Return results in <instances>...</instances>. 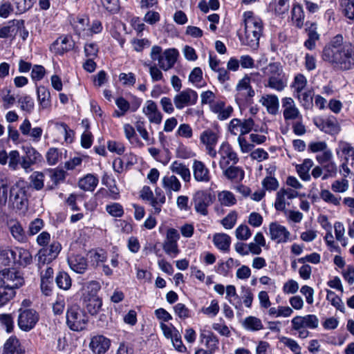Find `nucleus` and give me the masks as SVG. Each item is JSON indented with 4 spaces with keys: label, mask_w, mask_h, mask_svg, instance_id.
<instances>
[{
    "label": "nucleus",
    "mask_w": 354,
    "mask_h": 354,
    "mask_svg": "<svg viewBox=\"0 0 354 354\" xmlns=\"http://www.w3.org/2000/svg\"><path fill=\"white\" fill-rule=\"evenodd\" d=\"M343 37L337 35L324 48L322 57L343 70L354 67V46L351 43H343Z\"/></svg>",
    "instance_id": "obj_1"
},
{
    "label": "nucleus",
    "mask_w": 354,
    "mask_h": 354,
    "mask_svg": "<svg viewBox=\"0 0 354 354\" xmlns=\"http://www.w3.org/2000/svg\"><path fill=\"white\" fill-rule=\"evenodd\" d=\"M281 106L283 109V116L286 122L301 119L302 115L292 97H283L281 99Z\"/></svg>",
    "instance_id": "obj_13"
},
{
    "label": "nucleus",
    "mask_w": 354,
    "mask_h": 354,
    "mask_svg": "<svg viewBox=\"0 0 354 354\" xmlns=\"http://www.w3.org/2000/svg\"><path fill=\"white\" fill-rule=\"evenodd\" d=\"M198 93L191 89L186 88L176 95L174 97V103L177 109L181 110L185 106H192L198 101Z\"/></svg>",
    "instance_id": "obj_11"
},
{
    "label": "nucleus",
    "mask_w": 354,
    "mask_h": 354,
    "mask_svg": "<svg viewBox=\"0 0 354 354\" xmlns=\"http://www.w3.org/2000/svg\"><path fill=\"white\" fill-rule=\"evenodd\" d=\"M225 299L237 310V315L241 316L243 311L242 301L240 296L236 292V290L234 286H227Z\"/></svg>",
    "instance_id": "obj_28"
},
{
    "label": "nucleus",
    "mask_w": 354,
    "mask_h": 354,
    "mask_svg": "<svg viewBox=\"0 0 354 354\" xmlns=\"http://www.w3.org/2000/svg\"><path fill=\"white\" fill-rule=\"evenodd\" d=\"M317 26L316 23L311 21H306V32L308 35V39L304 42V46L309 50H313L315 48L316 41L319 39V35L317 32Z\"/></svg>",
    "instance_id": "obj_29"
},
{
    "label": "nucleus",
    "mask_w": 354,
    "mask_h": 354,
    "mask_svg": "<svg viewBox=\"0 0 354 354\" xmlns=\"http://www.w3.org/2000/svg\"><path fill=\"white\" fill-rule=\"evenodd\" d=\"M192 171L194 178L197 182L207 183L211 180L212 176L209 168L201 160H194Z\"/></svg>",
    "instance_id": "obj_21"
},
{
    "label": "nucleus",
    "mask_w": 354,
    "mask_h": 354,
    "mask_svg": "<svg viewBox=\"0 0 354 354\" xmlns=\"http://www.w3.org/2000/svg\"><path fill=\"white\" fill-rule=\"evenodd\" d=\"M217 154L219 156L218 165L221 169L236 165L239 160L237 153L227 142L221 143Z\"/></svg>",
    "instance_id": "obj_9"
},
{
    "label": "nucleus",
    "mask_w": 354,
    "mask_h": 354,
    "mask_svg": "<svg viewBox=\"0 0 354 354\" xmlns=\"http://www.w3.org/2000/svg\"><path fill=\"white\" fill-rule=\"evenodd\" d=\"M2 354H25V351L19 340L15 336H11L3 345Z\"/></svg>",
    "instance_id": "obj_32"
},
{
    "label": "nucleus",
    "mask_w": 354,
    "mask_h": 354,
    "mask_svg": "<svg viewBox=\"0 0 354 354\" xmlns=\"http://www.w3.org/2000/svg\"><path fill=\"white\" fill-rule=\"evenodd\" d=\"M299 196L297 191L290 188L281 189L276 194V198L274 201V207L277 211L285 212L286 209V205H289L290 203L286 202V200H292Z\"/></svg>",
    "instance_id": "obj_15"
},
{
    "label": "nucleus",
    "mask_w": 354,
    "mask_h": 354,
    "mask_svg": "<svg viewBox=\"0 0 354 354\" xmlns=\"http://www.w3.org/2000/svg\"><path fill=\"white\" fill-rule=\"evenodd\" d=\"M269 235L277 243H284L289 241L290 233L285 226L273 222L269 225Z\"/></svg>",
    "instance_id": "obj_18"
},
{
    "label": "nucleus",
    "mask_w": 354,
    "mask_h": 354,
    "mask_svg": "<svg viewBox=\"0 0 354 354\" xmlns=\"http://www.w3.org/2000/svg\"><path fill=\"white\" fill-rule=\"evenodd\" d=\"M308 81L306 77L301 73L297 74L291 84V88L293 90V95L306 91Z\"/></svg>",
    "instance_id": "obj_51"
},
{
    "label": "nucleus",
    "mask_w": 354,
    "mask_h": 354,
    "mask_svg": "<svg viewBox=\"0 0 354 354\" xmlns=\"http://www.w3.org/2000/svg\"><path fill=\"white\" fill-rule=\"evenodd\" d=\"M99 183L98 177L93 174H87L78 181V187L84 192H93Z\"/></svg>",
    "instance_id": "obj_33"
},
{
    "label": "nucleus",
    "mask_w": 354,
    "mask_h": 354,
    "mask_svg": "<svg viewBox=\"0 0 354 354\" xmlns=\"http://www.w3.org/2000/svg\"><path fill=\"white\" fill-rule=\"evenodd\" d=\"M319 319L315 315L310 314L304 316H295L291 319V330L297 334L301 339L307 338L310 333L308 329H315L318 327Z\"/></svg>",
    "instance_id": "obj_3"
},
{
    "label": "nucleus",
    "mask_w": 354,
    "mask_h": 354,
    "mask_svg": "<svg viewBox=\"0 0 354 354\" xmlns=\"http://www.w3.org/2000/svg\"><path fill=\"white\" fill-rule=\"evenodd\" d=\"M259 102L266 108L268 113L276 115L279 112V102L276 95H265L261 97Z\"/></svg>",
    "instance_id": "obj_31"
},
{
    "label": "nucleus",
    "mask_w": 354,
    "mask_h": 354,
    "mask_svg": "<svg viewBox=\"0 0 354 354\" xmlns=\"http://www.w3.org/2000/svg\"><path fill=\"white\" fill-rule=\"evenodd\" d=\"M71 24L75 33L80 37H88V19L86 17H77L71 21Z\"/></svg>",
    "instance_id": "obj_34"
},
{
    "label": "nucleus",
    "mask_w": 354,
    "mask_h": 354,
    "mask_svg": "<svg viewBox=\"0 0 354 354\" xmlns=\"http://www.w3.org/2000/svg\"><path fill=\"white\" fill-rule=\"evenodd\" d=\"M10 201L15 208L24 209L27 207L28 198L24 181L19 180L10 189Z\"/></svg>",
    "instance_id": "obj_7"
},
{
    "label": "nucleus",
    "mask_w": 354,
    "mask_h": 354,
    "mask_svg": "<svg viewBox=\"0 0 354 354\" xmlns=\"http://www.w3.org/2000/svg\"><path fill=\"white\" fill-rule=\"evenodd\" d=\"M142 113L147 117L151 123L160 124L162 120V115L158 111L157 104L153 100H147L142 107Z\"/></svg>",
    "instance_id": "obj_25"
},
{
    "label": "nucleus",
    "mask_w": 354,
    "mask_h": 354,
    "mask_svg": "<svg viewBox=\"0 0 354 354\" xmlns=\"http://www.w3.org/2000/svg\"><path fill=\"white\" fill-rule=\"evenodd\" d=\"M170 169L173 173L179 175L185 182L190 181L191 173L185 165L178 161H174L170 165Z\"/></svg>",
    "instance_id": "obj_41"
},
{
    "label": "nucleus",
    "mask_w": 354,
    "mask_h": 354,
    "mask_svg": "<svg viewBox=\"0 0 354 354\" xmlns=\"http://www.w3.org/2000/svg\"><path fill=\"white\" fill-rule=\"evenodd\" d=\"M16 26H22V20L10 21L6 26L0 27V38H7L16 35Z\"/></svg>",
    "instance_id": "obj_45"
},
{
    "label": "nucleus",
    "mask_w": 354,
    "mask_h": 354,
    "mask_svg": "<svg viewBox=\"0 0 354 354\" xmlns=\"http://www.w3.org/2000/svg\"><path fill=\"white\" fill-rule=\"evenodd\" d=\"M36 0H9L15 8V14L20 15L32 7Z\"/></svg>",
    "instance_id": "obj_49"
},
{
    "label": "nucleus",
    "mask_w": 354,
    "mask_h": 354,
    "mask_svg": "<svg viewBox=\"0 0 354 354\" xmlns=\"http://www.w3.org/2000/svg\"><path fill=\"white\" fill-rule=\"evenodd\" d=\"M84 308L92 315H96L102 308V301L100 297H82Z\"/></svg>",
    "instance_id": "obj_36"
},
{
    "label": "nucleus",
    "mask_w": 354,
    "mask_h": 354,
    "mask_svg": "<svg viewBox=\"0 0 354 354\" xmlns=\"http://www.w3.org/2000/svg\"><path fill=\"white\" fill-rule=\"evenodd\" d=\"M62 249V245L58 241H53L48 248L39 250L38 256L39 261L43 264H49L55 259Z\"/></svg>",
    "instance_id": "obj_22"
},
{
    "label": "nucleus",
    "mask_w": 354,
    "mask_h": 354,
    "mask_svg": "<svg viewBox=\"0 0 354 354\" xmlns=\"http://www.w3.org/2000/svg\"><path fill=\"white\" fill-rule=\"evenodd\" d=\"M270 70L274 74L268 77V82L266 86L269 87L278 92L284 90L287 86V81L285 78L281 76V68L276 64H270Z\"/></svg>",
    "instance_id": "obj_12"
},
{
    "label": "nucleus",
    "mask_w": 354,
    "mask_h": 354,
    "mask_svg": "<svg viewBox=\"0 0 354 354\" xmlns=\"http://www.w3.org/2000/svg\"><path fill=\"white\" fill-rule=\"evenodd\" d=\"M221 169L223 176L231 181L240 182L244 178L245 172L243 169L240 167L235 166V165H232Z\"/></svg>",
    "instance_id": "obj_30"
},
{
    "label": "nucleus",
    "mask_w": 354,
    "mask_h": 354,
    "mask_svg": "<svg viewBox=\"0 0 354 354\" xmlns=\"http://www.w3.org/2000/svg\"><path fill=\"white\" fill-rule=\"evenodd\" d=\"M126 138L135 147L142 148L144 144L137 136L135 129L129 124H125L123 127Z\"/></svg>",
    "instance_id": "obj_44"
},
{
    "label": "nucleus",
    "mask_w": 354,
    "mask_h": 354,
    "mask_svg": "<svg viewBox=\"0 0 354 354\" xmlns=\"http://www.w3.org/2000/svg\"><path fill=\"white\" fill-rule=\"evenodd\" d=\"M326 299L331 305H333L337 310L344 313V305L341 298L338 297L333 291L330 290H326Z\"/></svg>",
    "instance_id": "obj_57"
},
{
    "label": "nucleus",
    "mask_w": 354,
    "mask_h": 354,
    "mask_svg": "<svg viewBox=\"0 0 354 354\" xmlns=\"http://www.w3.org/2000/svg\"><path fill=\"white\" fill-rule=\"evenodd\" d=\"M57 286L63 290H68L71 286V279L69 274L64 272H60L55 279Z\"/></svg>",
    "instance_id": "obj_60"
},
{
    "label": "nucleus",
    "mask_w": 354,
    "mask_h": 354,
    "mask_svg": "<svg viewBox=\"0 0 354 354\" xmlns=\"http://www.w3.org/2000/svg\"><path fill=\"white\" fill-rule=\"evenodd\" d=\"M44 174L41 171H34L29 176L30 187L37 191L41 190L44 187Z\"/></svg>",
    "instance_id": "obj_48"
},
{
    "label": "nucleus",
    "mask_w": 354,
    "mask_h": 354,
    "mask_svg": "<svg viewBox=\"0 0 354 354\" xmlns=\"http://www.w3.org/2000/svg\"><path fill=\"white\" fill-rule=\"evenodd\" d=\"M321 165L322 166L324 171V176H322L323 180L335 178L336 176L337 173V166L334 160Z\"/></svg>",
    "instance_id": "obj_55"
},
{
    "label": "nucleus",
    "mask_w": 354,
    "mask_h": 354,
    "mask_svg": "<svg viewBox=\"0 0 354 354\" xmlns=\"http://www.w3.org/2000/svg\"><path fill=\"white\" fill-rule=\"evenodd\" d=\"M55 46H58L57 52L59 54H63L65 52L69 51L73 47V43L71 39L68 37H64L60 39V42L57 39L55 43Z\"/></svg>",
    "instance_id": "obj_63"
},
{
    "label": "nucleus",
    "mask_w": 354,
    "mask_h": 354,
    "mask_svg": "<svg viewBox=\"0 0 354 354\" xmlns=\"http://www.w3.org/2000/svg\"><path fill=\"white\" fill-rule=\"evenodd\" d=\"M243 326L249 331H258L263 328L261 320L254 316L246 317L243 322Z\"/></svg>",
    "instance_id": "obj_47"
},
{
    "label": "nucleus",
    "mask_w": 354,
    "mask_h": 354,
    "mask_svg": "<svg viewBox=\"0 0 354 354\" xmlns=\"http://www.w3.org/2000/svg\"><path fill=\"white\" fill-rule=\"evenodd\" d=\"M15 295V290L0 284V307L7 304Z\"/></svg>",
    "instance_id": "obj_59"
},
{
    "label": "nucleus",
    "mask_w": 354,
    "mask_h": 354,
    "mask_svg": "<svg viewBox=\"0 0 354 354\" xmlns=\"http://www.w3.org/2000/svg\"><path fill=\"white\" fill-rule=\"evenodd\" d=\"M18 102L20 104V109L28 113L32 112L35 107L34 100L28 95L21 96L18 99Z\"/></svg>",
    "instance_id": "obj_61"
},
{
    "label": "nucleus",
    "mask_w": 354,
    "mask_h": 354,
    "mask_svg": "<svg viewBox=\"0 0 354 354\" xmlns=\"http://www.w3.org/2000/svg\"><path fill=\"white\" fill-rule=\"evenodd\" d=\"M218 198L221 205L227 207L232 206L236 202L234 194L230 191L220 192L218 195Z\"/></svg>",
    "instance_id": "obj_58"
},
{
    "label": "nucleus",
    "mask_w": 354,
    "mask_h": 354,
    "mask_svg": "<svg viewBox=\"0 0 354 354\" xmlns=\"http://www.w3.org/2000/svg\"><path fill=\"white\" fill-rule=\"evenodd\" d=\"M18 267H8L0 270V284L14 290L24 284L22 274Z\"/></svg>",
    "instance_id": "obj_6"
},
{
    "label": "nucleus",
    "mask_w": 354,
    "mask_h": 354,
    "mask_svg": "<svg viewBox=\"0 0 354 354\" xmlns=\"http://www.w3.org/2000/svg\"><path fill=\"white\" fill-rule=\"evenodd\" d=\"M335 151L337 155L341 151L345 156L344 160L348 162L349 159H351V165L354 166V147L351 143L339 140Z\"/></svg>",
    "instance_id": "obj_38"
},
{
    "label": "nucleus",
    "mask_w": 354,
    "mask_h": 354,
    "mask_svg": "<svg viewBox=\"0 0 354 354\" xmlns=\"http://www.w3.org/2000/svg\"><path fill=\"white\" fill-rule=\"evenodd\" d=\"M39 315L34 309H22L19 310V315L17 324L19 328L23 331H30L35 328L38 322Z\"/></svg>",
    "instance_id": "obj_10"
},
{
    "label": "nucleus",
    "mask_w": 354,
    "mask_h": 354,
    "mask_svg": "<svg viewBox=\"0 0 354 354\" xmlns=\"http://www.w3.org/2000/svg\"><path fill=\"white\" fill-rule=\"evenodd\" d=\"M304 109H310L313 105V92L310 90L301 91L293 95Z\"/></svg>",
    "instance_id": "obj_42"
},
{
    "label": "nucleus",
    "mask_w": 354,
    "mask_h": 354,
    "mask_svg": "<svg viewBox=\"0 0 354 354\" xmlns=\"http://www.w3.org/2000/svg\"><path fill=\"white\" fill-rule=\"evenodd\" d=\"M178 56V52L176 49H167L163 53L158 64L161 69L168 71L174 66Z\"/></svg>",
    "instance_id": "obj_27"
},
{
    "label": "nucleus",
    "mask_w": 354,
    "mask_h": 354,
    "mask_svg": "<svg viewBox=\"0 0 354 354\" xmlns=\"http://www.w3.org/2000/svg\"><path fill=\"white\" fill-rule=\"evenodd\" d=\"M209 110L216 115L219 120H225L232 115L234 109L232 106L227 105L225 101L218 99L211 106Z\"/></svg>",
    "instance_id": "obj_26"
},
{
    "label": "nucleus",
    "mask_w": 354,
    "mask_h": 354,
    "mask_svg": "<svg viewBox=\"0 0 354 354\" xmlns=\"http://www.w3.org/2000/svg\"><path fill=\"white\" fill-rule=\"evenodd\" d=\"M140 196L142 199L147 200L150 202L151 205L153 207L154 214H158L160 212V207L158 205L157 199H154L153 194L149 187H143L140 192Z\"/></svg>",
    "instance_id": "obj_50"
},
{
    "label": "nucleus",
    "mask_w": 354,
    "mask_h": 354,
    "mask_svg": "<svg viewBox=\"0 0 354 354\" xmlns=\"http://www.w3.org/2000/svg\"><path fill=\"white\" fill-rule=\"evenodd\" d=\"M25 155L21 157L20 165L26 173L32 171V166L41 161V155L33 147H24Z\"/></svg>",
    "instance_id": "obj_16"
},
{
    "label": "nucleus",
    "mask_w": 354,
    "mask_h": 354,
    "mask_svg": "<svg viewBox=\"0 0 354 354\" xmlns=\"http://www.w3.org/2000/svg\"><path fill=\"white\" fill-rule=\"evenodd\" d=\"M268 313L274 317H288L292 313V309L289 306H278V308L272 307L269 309Z\"/></svg>",
    "instance_id": "obj_56"
},
{
    "label": "nucleus",
    "mask_w": 354,
    "mask_h": 354,
    "mask_svg": "<svg viewBox=\"0 0 354 354\" xmlns=\"http://www.w3.org/2000/svg\"><path fill=\"white\" fill-rule=\"evenodd\" d=\"M200 342L207 349L216 351L218 348L219 339L218 337L206 327L200 329Z\"/></svg>",
    "instance_id": "obj_24"
},
{
    "label": "nucleus",
    "mask_w": 354,
    "mask_h": 354,
    "mask_svg": "<svg viewBox=\"0 0 354 354\" xmlns=\"http://www.w3.org/2000/svg\"><path fill=\"white\" fill-rule=\"evenodd\" d=\"M88 317L77 305H73L66 311V324L73 331H82L86 328Z\"/></svg>",
    "instance_id": "obj_4"
},
{
    "label": "nucleus",
    "mask_w": 354,
    "mask_h": 354,
    "mask_svg": "<svg viewBox=\"0 0 354 354\" xmlns=\"http://www.w3.org/2000/svg\"><path fill=\"white\" fill-rule=\"evenodd\" d=\"M16 254L12 250L6 248H0V265L10 266L15 263Z\"/></svg>",
    "instance_id": "obj_52"
},
{
    "label": "nucleus",
    "mask_w": 354,
    "mask_h": 354,
    "mask_svg": "<svg viewBox=\"0 0 354 354\" xmlns=\"http://www.w3.org/2000/svg\"><path fill=\"white\" fill-rule=\"evenodd\" d=\"M244 35L240 37L243 45L256 50L259 46V39L263 32V23L261 19L252 11L243 14Z\"/></svg>",
    "instance_id": "obj_2"
},
{
    "label": "nucleus",
    "mask_w": 354,
    "mask_h": 354,
    "mask_svg": "<svg viewBox=\"0 0 354 354\" xmlns=\"http://www.w3.org/2000/svg\"><path fill=\"white\" fill-rule=\"evenodd\" d=\"M180 234L177 230L169 228L166 232L165 239L163 243L164 251L171 257H175L179 252L178 248V241Z\"/></svg>",
    "instance_id": "obj_17"
},
{
    "label": "nucleus",
    "mask_w": 354,
    "mask_h": 354,
    "mask_svg": "<svg viewBox=\"0 0 354 354\" xmlns=\"http://www.w3.org/2000/svg\"><path fill=\"white\" fill-rule=\"evenodd\" d=\"M189 81L197 87L201 88L205 86V82L203 80V71L200 67H195L189 75Z\"/></svg>",
    "instance_id": "obj_53"
},
{
    "label": "nucleus",
    "mask_w": 354,
    "mask_h": 354,
    "mask_svg": "<svg viewBox=\"0 0 354 354\" xmlns=\"http://www.w3.org/2000/svg\"><path fill=\"white\" fill-rule=\"evenodd\" d=\"M262 247L266 248V239L262 232H257L254 237V242L248 244V248L252 254H259Z\"/></svg>",
    "instance_id": "obj_40"
},
{
    "label": "nucleus",
    "mask_w": 354,
    "mask_h": 354,
    "mask_svg": "<svg viewBox=\"0 0 354 354\" xmlns=\"http://www.w3.org/2000/svg\"><path fill=\"white\" fill-rule=\"evenodd\" d=\"M254 128V120L252 118L240 120L232 119L229 124V131L232 135H244L249 133Z\"/></svg>",
    "instance_id": "obj_14"
},
{
    "label": "nucleus",
    "mask_w": 354,
    "mask_h": 354,
    "mask_svg": "<svg viewBox=\"0 0 354 354\" xmlns=\"http://www.w3.org/2000/svg\"><path fill=\"white\" fill-rule=\"evenodd\" d=\"M213 243L220 250L227 252L231 244V237L225 233H216L213 236Z\"/></svg>",
    "instance_id": "obj_39"
},
{
    "label": "nucleus",
    "mask_w": 354,
    "mask_h": 354,
    "mask_svg": "<svg viewBox=\"0 0 354 354\" xmlns=\"http://www.w3.org/2000/svg\"><path fill=\"white\" fill-rule=\"evenodd\" d=\"M111 346V340L102 335H94L91 338L89 348L93 354H104Z\"/></svg>",
    "instance_id": "obj_20"
},
{
    "label": "nucleus",
    "mask_w": 354,
    "mask_h": 354,
    "mask_svg": "<svg viewBox=\"0 0 354 354\" xmlns=\"http://www.w3.org/2000/svg\"><path fill=\"white\" fill-rule=\"evenodd\" d=\"M235 100L239 106L243 107L252 103L255 91L250 84V78L245 76L236 86Z\"/></svg>",
    "instance_id": "obj_5"
},
{
    "label": "nucleus",
    "mask_w": 354,
    "mask_h": 354,
    "mask_svg": "<svg viewBox=\"0 0 354 354\" xmlns=\"http://www.w3.org/2000/svg\"><path fill=\"white\" fill-rule=\"evenodd\" d=\"M9 230L12 236L19 243H25L27 241V236L21 226L17 221H10L9 222Z\"/></svg>",
    "instance_id": "obj_35"
},
{
    "label": "nucleus",
    "mask_w": 354,
    "mask_h": 354,
    "mask_svg": "<svg viewBox=\"0 0 354 354\" xmlns=\"http://www.w3.org/2000/svg\"><path fill=\"white\" fill-rule=\"evenodd\" d=\"M319 195L320 198L326 203L336 206L340 205L341 197L334 195L328 189H322Z\"/></svg>",
    "instance_id": "obj_64"
},
{
    "label": "nucleus",
    "mask_w": 354,
    "mask_h": 354,
    "mask_svg": "<svg viewBox=\"0 0 354 354\" xmlns=\"http://www.w3.org/2000/svg\"><path fill=\"white\" fill-rule=\"evenodd\" d=\"M100 288L101 285L99 282L96 281H91L87 284L82 297H99L97 293Z\"/></svg>",
    "instance_id": "obj_62"
},
{
    "label": "nucleus",
    "mask_w": 354,
    "mask_h": 354,
    "mask_svg": "<svg viewBox=\"0 0 354 354\" xmlns=\"http://www.w3.org/2000/svg\"><path fill=\"white\" fill-rule=\"evenodd\" d=\"M313 165L314 162L311 159L306 158L301 164L297 165V171L301 180L304 181H309L310 180L311 177L309 171L313 167Z\"/></svg>",
    "instance_id": "obj_43"
},
{
    "label": "nucleus",
    "mask_w": 354,
    "mask_h": 354,
    "mask_svg": "<svg viewBox=\"0 0 354 354\" xmlns=\"http://www.w3.org/2000/svg\"><path fill=\"white\" fill-rule=\"evenodd\" d=\"M193 201L196 212L203 216L207 215V207L211 203L210 196L204 191H198L194 196Z\"/></svg>",
    "instance_id": "obj_23"
},
{
    "label": "nucleus",
    "mask_w": 354,
    "mask_h": 354,
    "mask_svg": "<svg viewBox=\"0 0 354 354\" xmlns=\"http://www.w3.org/2000/svg\"><path fill=\"white\" fill-rule=\"evenodd\" d=\"M37 95L39 105L42 109H47L51 106L50 93L44 86L37 87Z\"/></svg>",
    "instance_id": "obj_37"
},
{
    "label": "nucleus",
    "mask_w": 354,
    "mask_h": 354,
    "mask_svg": "<svg viewBox=\"0 0 354 354\" xmlns=\"http://www.w3.org/2000/svg\"><path fill=\"white\" fill-rule=\"evenodd\" d=\"M292 20L295 25L301 28L304 25V12L302 7L299 5H295L292 9Z\"/></svg>",
    "instance_id": "obj_54"
},
{
    "label": "nucleus",
    "mask_w": 354,
    "mask_h": 354,
    "mask_svg": "<svg viewBox=\"0 0 354 354\" xmlns=\"http://www.w3.org/2000/svg\"><path fill=\"white\" fill-rule=\"evenodd\" d=\"M314 124L321 131L330 135H336L339 133L341 129L340 126L335 117L318 118L315 120Z\"/></svg>",
    "instance_id": "obj_19"
},
{
    "label": "nucleus",
    "mask_w": 354,
    "mask_h": 354,
    "mask_svg": "<svg viewBox=\"0 0 354 354\" xmlns=\"http://www.w3.org/2000/svg\"><path fill=\"white\" fill-rule=\"evenodd\" d=\"M219 138L218 131L211 129L204 130L200 135L201 143L205 146L207 154L212 158L217 156L216 147Z\"/></svg>",
    "instance_id": "obj_8"
},
{
    "label": "nucleus",
    "mask_w": 354,
    "mask_h": 354,
    "mask_svg": "<svg viewBox=\"0 0 354 354\" xmlns=\"http://www.w3.org/2000/svg\"><path fill=\"white\" fill-rule=\"evenodd\" d=\"M162 186L168 192H179L181 183L175 176H166L162 178Z\"/></svg>",
    "instance_id": "obj_46"
}]
</instances>
